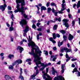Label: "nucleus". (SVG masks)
Wrapping results in <instances>:
<instances>
[{"label":"nucleus","mask_w":80,"mask_h":80,"mask_svg":"<svg viewBox=\"0 0 80 80\" xmlns=\"http://www.w3.org/2000/svg\"><path fill=\"white\" fill-rule=\"evenodd\" d=\"M56 37H58V38H60V35L59 34H57L56 35Z\"/></svg>","instance_id":"obj_47"},{"label":"nucleus","mask_w":80,"mask_h":80,"mask_svg":"<svg viewBox=\"0 0 80 80\" xmlns=\"http://www.w3.org/2000/svg\"><path fill=\"white\" fill-rule=\"evenodd\" d=\"M46 73L47 74V73L48 72V68H46Z\"/></svg>","instance_id":"obj_61"},{"label":"nucleus","mask_w":80,"mask_h":80,"mask_svg":"<svg viewBox=\"0 0 80 80\" xmlns=\"http://www.w3.org/2000/svg\"><path fill=\"white\" fill-rule=\"evenodd\" d=\"M63 41H62L60 42V41H59L58 42V46L59 47H60L61 45H63Z\"/></svg>","instance_id":"obj_18"},{"label":"nucleus","mask_w":80,"mask_h":80,"mask_svg":"<svg viewBox=\"0 0 80 80\" xmlns=\"http://www.w3.org/2000/svg\"><path fill=\"white\" fill-rule=\"evenodd\" d=\"M35 76H36V75L34 74L32 75L31 77V78H32V79H33V78H35Z\"/></svg>","instance_id":"obj_36"},{"label":"nucleus","mask_w":80,"mask_h":80,"mask_svg":"<svg viewBox=\"0 0 80 80\" xmlns=\"http://www.w3.org/2000/svg\"><path fill=\"white\" fill-rule=\"evenodd\" d=\"M13 28L12 27V26L10 27L9 28V31H12V30H13Z\"/></svg>","instance_id":"obj_32"},{"label":"nucleus","mask_w":80,"mask_h":80,"mask_svg":"<svg viewBox=\"0 0 80 80\" xmlns=\"http://www.w3.org/2000/svg\"><path fill=\"white\" fill-rule=\"evenodd\" d=\"M53 37L54 39H55V38H56V35H55V34L54 33L53 34Z\"/></svg>","instance_id":"obj_40"},{"label":"nucleus","mask_w":80,"mask_h":80,"mask_svg":"<svg viewBox=\"0 0 80 80\" xmlns=\"http://www.w3.org/2000/svg\"><path fill=\"white\" fill-rule=\"evenodd\" d=\"M68 59H66V62H68V61H69V60H70V58H68Z\"/></svg>","instance_id":"obj_56"},{"label":"nucleus","mask_w":80,"mask_h":80,"mask_svg":"<svg viewBox=\"0 0 80 80\" xmlns=\"http://www.w3.org/2000/svg\"><path fill=\"white\" fill-rule=\"evenodd\" d=\"M28 41L29 42V43H28V46L29 47L31 46L32 48L31 52H29V53L34 56V62H36L37 65L36 67H34V69L36 70V74L37 75L38 73V70L37 69V67L39 68L40 67L38 66V65L41 63V62L40 60L42 59V58H40L39 56H41L42 51L40 50L38 46L35 45V43L32 41Z\"/></svg>","instance_id":"obj_1"},{"label":"nucleus","mask_w":80,"mask_h":80,"mask_svg":"<svg viewBox=\"0 0 80 80\" xmlns=\"http://www.w3.org/2000/svg\"><path fill=\"white\" fill-rule=\"evenodd\" d=\"M16 61H17L18 65V64H21V63H22V61L20 60H17Z\"/></svg>","instance_id":"obj_22"},{"label":"nucleus","mask_w":80,"mask_h":80,"mask_svg":"<svg viewBox=\"0 0 80 80\" xmlns=\"http://www.w3.org/2000/svg\"><path fill=\"white\" fill-rule=\"evenodd\" d=\"M13 14H12L11 16V18L12 19V20L13 21Z\"/></svg>","instance_id":"obj_54"},{"label":"nucleus","mask_w":80,"mask_h":80,"mask_svg":"<svg viewBox=\"0 0 80 80\" xmlns=\"http://www.w3.org/2000/svg\"><path fill=\"white\" fill-rule=\"evenodd\" d=\"M51 65V63L50 62L48 64H46L45 65L44 63H42L41 64V66H42V67H47V66L48 65Z\"/></svg>","instance_id":"obj_14"},{"label":"nucleus","mask_w":80,"mask_h":80,"mask_svg":"<svg viewBox=\"0 0 80 80\" xmlns=\"http://www.w3.org/2000/svg\"><path fill=\"white\" fill-rule=\"evenodd\" d=\"M38 31H41V30H42V28H39L38 29Z\"/></svg>","instance_id":"obj_64"},{"label":"nucleus","mask_w":80,"mask_h":80,"mask_svg":"<svg viewBox=\"0 0 80 80\" xmlns=\"http://www.w3.org/2000/svg\"><path fill=\"white\" fill-rule=\"evenodd\" d=\"M80 7V1H79L77 5V8H78Z\"/></svg>","instance_id":"obj_23"},{"label":"nucleus","mask_w":80,"mask_h":80,"mask_svg":"<svg viewBox=\"0 0 80 80\" xmlns=\"http://www.w3.org/2000/svg\"><path fill=\"white\" fill-rule=\"evenodd\" d=\"M73 36H72L71 34H70L69 35L68 37V40H73Z\"/></svg>","instance_id":"obj_16"},{"label":"nucleus","mask_w":80,"mask_h":80,"mask_svg":"<svg viewBox=\"0 0 80 80\" xmlns=\"http://www.w3.org/2000/svg\"><path fill=\"white\" fill-rule=\"evenodd\" d=\"M59 11H58V12H55L54 13V15L55 16H58V13H58V12H59Z\"/></svg>","instance_id":"obj_31"},{"label":"nucleus","mask_w":80,"mask_h":80,"mask_svg":"<svg viewBox=\"0 0 80 80\" xmlns=\"http://www.w3.org/2000/svg\"><path fill=\"white\" fill-rule=\"evenodd\" d=\"M53 50H57V48L56 47H54L53 48Z\"/></svg>","instance_id":"obj_62"},{"label":"nucleus","mask_w":80,"mask_h":80,"mask_svg":"<svg viewBox=\"0 0 80 80\" xmlns=\"http://www.w3.org/2000/svg\"><path fill=\"white\" fill-rule=\"evenodd\" d=\"M51 5L52 7H54V6H55L56 7H57V6H56L55 4V3H54V2L51 3Z\"/></svg>","instance_id":"obj_33"},{"label":"nucleus","mask_w":80,"mask_h":80,"mask_svg":"<svg viewBox=\"0 0 80 80\" xmlns=\"http://www.w3.org/2000/svg\"><path fill=\"white\" fill-rule=\"evenodd\" d=\"M29 28L28 27V26H26V27L25 29L23 30L24 33L23 34V35L24 37H25L26 35V33H27L28 31V29Z\"/></svg>","instance_id":"obj_8"},{"label":"nucleus","mask_w":80,"mask_h":80,"mask_svg":"<svg viewBox=\"0 0 80 80\" xmlns=\"http://www.w3.org/2000/svg\"><path fill=\"white\" fill-rule=\"evenodd\" d=\"M42 77L43 78L45 79V80H52V78L50 77V76L47 75V73H44L43 75H42Z\"/></svg>","instance_id":"obj_4"},{"label":"nucleus","mask_w":80,"mask_h":80,"mask_svg":"<svg viewBox=\"0 0 80 80\" xmlns=\"http://www.w3.org/2000/svg\"><path fill=\"white\" fill-rule=\"evenodd\" d=\"M52 75H55V73H57V71L55 70V69L53 67H52Z\"/></svg>","instance_id":"obj_17"},{"label":"nucleus","mask_w":80,"mask_h":80,"mask_svg":"<svg viewBox=\"0 0 80 80\" xmlns=\"http://www.w3.org/2000/svg\"><path fill=\"white\" fill-rule=\"evenodd\" d=\"M20 76H19V78H20L21 80H24V78H23V77L22 75V73H23V72H22V68H20Z\"/></svg>","instance_id":"obj_9"},{"label":"nucleus","mask_w":80,"mask_h":80,"mask_svg":"<svg viewBox=\"0 0 80 80\" xmlns=\"http://www.w3.org/2000/svg\"><path fill=\"white\" fill-rule=\"evenodd\" d=\"M17 50H19L20 53H21L22 52V51H23V48L21 46H18L17 48Z\"/></svg>","instance_id":"obj_11"},{"label":"nucleus","mask_w":80,"mask_h":80,"mask_svg":"<svg viewBox=\"0 0 80 80\" xmlns=\"http://www.w3.org/2000/svg\"><path fill=\"white\" fill-rule=\"evenodd\" d=\"M60 32H61V33H62V34H65V31L63 30H60Z\"/></svg>","instance_id":"obj_29"},{"label":"nucleus","mask_w":80,"mask_h":80,"mask_svg":"<svg viewBox=\"0 0 80 80\" xmlns=\"http://www.w3.org/2000/svg\"><path fill=\"white\" fill-rule=\"evenodd\" d=\"M76 74H77V77H80V72L79 71H78L77 72Z\"/></svg>","instance_id":"obj_30"},{"label":"nucleus","mask_w":80,"mask_h":80,"mask_svg":"<svg viewBox=\"0 0 80 80\" xmlns=\"http://www.w3.org/2000/svg\"><path fill=\"white\" fill-rule=\"evenodd\" d=\"M47 12L48 13H50V11H52V9L50 8H47Z\"/></svg>","instance_id":"obj_24"},{"label":"nucleus","mask_w":80,"mask_h":80,"mask_svg":"<svg viewBox=\"0 0 80 80\" xmlns=\"http://www.w3.org/2000/svg\"><path fill=\"white\" fill-rule=\"evenodd\" d=\"M24 42V39H22V40L21 42V45H22Z\"/></svg>","instance_id":"obj_49"},{"label":"nucleus","mask_w":80,"mask_h":80,"mask_svg":"<svg viewBox=\"0 0 80 80\" xmlns=\"http://www.w3.org/2000/svg\"><path fill=\"white\" fill-rule=\"evenodd\" d=\"M64 50H65L63 49V48L62 49H61V52H62V53H63V52Z\"/></svg>","instance_id":"obj_52"},{"label":"nucleus","mask_w":80,"mask_h":80,"mask_svg":"<svg viewBox=\"0 0 80 80\" xmlns=\"http://www.w3.org/2000/svg\"><path fill=\"white\" fill-rule=\"evenodd\" d=\"M35 6H36V7H37V8L38 9V11H39V10L40 9V8L39 7H38V6L37 5H36Z\"/></svg>","instance_id":"obj_58"},{"label":"nucleus","mask_w":80,"mask_h":80,"mask_svg":"<svg viewBox=\"0 0 80 80\" xmlns=\"http://www.w3.org/2000/svg\"><path fill=\"white\" fill-rule=\"evenodd\" d=\"M6 7H7V4H6V3H4L3 6L1 5L0 6V9H2V11H4Z\"/></svg>","instance_id":"obj_10"},{"label":"nucleus","mask_w":80,"mask_h":80,"mask_svg":"<svg viewBox=\"0 0 80 80\" xmlns=\"http://www.w3.org/2000/svg\"><path fill=\"white\" fill-rule=\"evenodd\" d=\"M63 50H64L65 51H66V52L67 53L72 52V49H68L67 48H63Z\"/></svg>","instance_id":"obj_12"},{"label":"nucleus","mask_w":80,"mask_h":80,"mask_svg":"<svg viewBox=\"0 0 80 80\" xmlns=\"http://www.w3.org/2000/svg\"><path fill=\"white\" fill-rule=\"evenodd\" d=\"M8 57L9 59H12V58H14V55L13 54H10L9 55Z\"/></svg>","instance_id":"obj_20"},{"label":"nucleus","mask_w":80,"mask_h":80,"mask_svg":"<svg viewBox=\"0 0 80 80\" xmlns=\"http://www.w3.org/2000/svg\"><path fill=\"white\" fill-rule=\"evenodd\" d=\"M62 2V8H61V11H58L59 13H63V12H62L65 10V6H66V4H65V0H63Z\"/></svg>","instance_id":"obj_3"},{"label":"nucleus","mask_w":80,"mask_h":80,"mask_svg":"<svg viewBox=\"0 0 80 80\" xmlns=\"http://www.w3.org/2000/svg\"><path fill=\"white\" fill-rule=\"evenodd\" d=\"M44 52H45L44 54L46 55H48V52L46 51H44Z\"/></svg>","instance_id":"obj_42"},{"label":"nucleus","mask_w":80,"mask_h":80,"mask_svg":"<svg viewBox=\"0 0 80 80\" xmlns=\"http://www.w3.org/2000/svg\"><path fill=\"white\" fill-rule=\"evenodd\" d=\"M12 12H12V11H8V13H12Z\"/></svg>","instance_id":"obj_63"},{"label":"nucleus","mask_w":80,"mask_h":80,"mask_svg":"<svg viewBox=\"0 0 80 80\" xmlns=\"http://www.w3.org/2000/svg\"><path fill=\"white\" fill-rule=\"evenodd\" d=\"M63 22H65L64 25L66 27L68 28L69 27V25H68V24L67 23L68 22V19H63L62 20Z\"/></svg>","instance_id":"obj_5"},{"label":"nucleus","mask_w":80,"mask_h":80,"mask_svg":"<svg viewBox=\"0 0 80 80\" xmlns=\"http://www.w3.org/2000/svg\"><path fill=\"white\" fill-rule=\"evenodd\" d=\"M54 80H65V79L63 77L61 76H58L57 77H55L54 79Z\"/></svg>","instance_id":"obj_7"},{"label":"nucleus","mask_w":80,"mask_h":80,"mask_svg":"<svg viewBox=\"0 0 80 80\" xmlns=\"http://www.w3.org/2000/svg\"><path fill=\"white\" fill-rule=\"evenodd\" d=\"M11 42H13V39L12 38V36H11Z\"/></svg>","instance_id":"obj_59"},{"label":"nucleus","mask_w":80,"mask_h":80,"mask_svg":"<svg viewBox=\"0 0 80 80\" xmlns=\"http://www.w3.org/2000/svg\"><path fill=\"white\" fill-rule=\"evenodd\" d=\"M65 71V70L64 69H62V70H61V73H64V71Z\"/></svg>","instance_id":"obj_50"},{"label":"nucleus","mask_w":80,"mask_h":80,"mask_svg":"<svg viewBox=\"0 0 80 80\" xmlns=\"http://www.w3.org/2000/svg\"><path fill=\"white\" fill-rule=\"evenodd\" d=\"M55 11H56V10L54 9V8H52V13H55Z\"/></svg>","instance_id":"obj_45"},{"label":"nucleus","mask_w":80,"mask_h":80,"mask_svg":"<svg viewBox=\"0 0 80 80\" xmlns=\"http://www.w3.org/2000/svg\"><path fill=\"white\" fill-rule=\"evenodd\" d=\"M57 27H58V25H55L54 26V27H53V28L54 30H56L57 29Z\"/></svg>","instance_id":"obj_26"},{"label":"nucleus","mask_w":80,"mask_h":80,"mask_svg":"<svg viewBox=\"0 0 80 80\" xmlns=\"http://www.w3.org/2000/svg\"><path fill=\"white\" fill-rule=\"evenodd\" d=\"M41 10H47V8L45 6H41Z\"/></svg>","instance_id":"obj_21"},{"label":"nucleus","mask_w":80,"mask_h":80,"mask_svg":"<svg viewBox=\"0 0 80 80\" xmlns=\"http://www.w3.org/2000/svg\"><path fill=\"white\" fill-rule=\"evenodd\" d=\"M39 37V35H38V34L37 36V40H39V39L40 38Z\"/></svg>","instance_id":"obj_51"},{"label":"nucleus","mask_w":80,"mask_h":80,"mask_svg":"<svg viewBox=\"0 0 80 80\" xmlns=\"http://www.w3.org/2000/svg\"><path fill=\"white\" fill-rule=\"evenodd\" d=\"M77 60V59L73 58L71 60V61L73 62V61H75V60Z\"/></svg>","instance_id":"obj_53"},{"label":"nucleus","mask_w":80,"mask_h":80,"mask_svg":"<svg viewBox=\"0 0 80 80\" xmlns=\"http://www.w3.org/2000/svg\"><path fill=\"white\" fill-rule=\"evenodd\" d=\"M4 53L2 52L0 54V56H1V57H3V55H4Z\"/></svg>","instance_id":"obj_43"},{"label":"nucleus","mask_w":80,"mask_h":80,"mask_svg":"<svg viewBox=\"0 0 80 80\" xmlns=\"http://www.w3.org/2000/svg\"><path fill=\"white\" fill-rule=\"evenodd\" d=\"M56 56H57V55H56V56H51V58H50V60H52V58H53L52 59V61L53 62H55V60L56 59H57V57H56Z\"/></svg>","instance_id":"obj_13"},{"label":"nucleus","mask_w":80,"mask_h":80,"mask_svg":"<svg viewBox=\"0 0 80 80\" xmlns=\"http://www.w3.org/2000/svg\"><path fill=\"white\" fill-rule=\"evenodd\" d=\"M41 24H40V23H38L37 24V27H39V25H40Z\"/></svg>","instance_id":"obj_55"},{"label":"nucleus","mask_w":80,"mask_h":80,"mask_svg":"<svg viewBox=\"0 0 80 80\" xmlns=\"http://www.w3.org/2000/svg\"><path fill=\"white\" fill-rule=\"evenodd\" d=\"M32 61L31 59H28L26 60V62H31Z\"/></svg>","instance_id":"obj_48"},{"label":"nucleus","mask_w":80,"mask_h":80,"mask_svg":"<svg viewBox=\"0 0 80 80\" xmlns=\"http://www.w3.org/2000/svg\"><path fill=\"white\" fill-rule=\"evenodd\" d=\"M49 40L51 41V42H52V43H56V41H55V40L53 39V38H49Z\"/></svg>","instance_id":"obj_19"},{"label":"nucleus","mask_w":80,"mask_h":80,"mask_svg":"<svg viewBox=\"0 0 80 80\" xmlns=\"http://www.w3.org/2000/svg\"><path fill=\"white\" fill-rule=\"evenodd\" d=\"M8 8L9 10H12V8L11 7L8 6Z\"/></svg>","instance_id":"obj_38"},{"label":"nucleus","mask_w":80,"mask_h":80,"mask_svg":"<svg viewBox=\"0 0 80 80\" xmlns=\"http://www.w3.org/2000/svg\"><path fill=\"white\" fill-rule=\"evenodd\" d=\"M46 6H47V7H49V6H50V2H47V3L46 4Z\"/></svg>","instance_id":"obj_41"},{"label":"nucleus","mask_w":80,"mask_h":80,"mask_svg":"<svg viewBox=\"0 0 80 80\" xmlns=\"http://www.w3.org/2000/svg\"><path fill=\"white\" fill-rule=\"evenodd\" d=\"M16 64H18L17 61H16L12 63V65H13V66H14V65H15Z\"/></svg>","instance_id":"obj_28"},{"label":"nucleus","mask_w":80,"mask_h":80,"mask_svg":"<svg viewBox=\"0 0 80 80\" xmlns=\"http://www.w3.org/2000/svg\"><path fill=\"white\" fill-rule=\"evenodd\" d=\"M16 2L17 3L16 8L17 10L16 9L14 11L15 13H17V12H21L22 15H23L25 18H27L28 17V16L26 15V14L24 13L25 11H24V7L25 6V0H16Z\"/></svg>","instance_id":"obj_2"},{"label":"nucleus","mask_w":80,"mask_h":80,"mask_svg":"<svg viewBox=\"0 0 80 80\" xmlns=\"http://www.w3.org/2000/svg\"><path fill=\"white\" fill-rule=\"evenodd\" d=\"M77 72V68H75L73 70V73H74V72Z\"/></svg>","instance_id":"obj_37"},{"label":"nucleus","mask_w":80,"mask_h":80,"mask_svg":"<svg viewBox=\"0 0 80 80\" xmlns=\"http://www.w3.org/2000/svg\"><path fill=\"white\" fill-rule=\"evenodd\" d=\"M64 67H65V65L63 64H62V66H61L62 69H63V68H64Z\"/></svg>","instance_id":"obj_46"},{"label":"nucleus","mask_w":80,"mask_h":80,"mask_svg":"<svg viewBox=\"0 0 80 80\" xmlns=\"http://www.w3.org/2000/svg\"><path fill=\"white\" fill-rule=\"evenodd\" d=\"M20 24L21 25L22 27L23 28V25L27 24V21L25 19L21 20V21L20 22Z\"/></svg>","instance_id":"obj_6"},{"label":"nucleus","mask_w":80,"mask_h":80,"mask_svg":"<svg viewBox=\"0 0 80 80\" xmlns=\"http://www.w3.org/2000/svg\"><path fill=\"white\" fill-rule=\"evenodd\" d=\"M63 38H64V41H66L67 40V37L65 36H63Z\"/></svg>","instance_id":"obj_34"},{"label":"nucleus","mask_w":80,"mask_h":80,"mask_svg":"<svg viewBox=\"0 0 80 80\" xmlns=\"http://www.w3.org/2000/svg\"><path fill=\"white\" fill-rule=\"evenodd\" d=\"M45 68V67H43L41 68L40 69V70H41V71L43 70V69Z\"/></svg>","instance_id":"obj_57"},{"label":"nucleus","mask_w":80,"mask_h":80,"mask_svg":"<svg viewBox=\"0 0 80 80\" xmlns=\"http://www.w3.org/2000/svg\"><path fill=\"white\" fill-rule=\"evenodd\" d=\"M66 58H70V57H69L67 53H66Z\"/></svg>","instance_id":"obj_35"},{"label":"nucleus","mask_w":80,"mask_h":80,"mask_svg":"<svg viewBox=\"0 0 80 80\" xmlns=\"http://www.w3.org/2000/svg\"><path fill=\"white\" fill-rule=\"evenodd\" d=\"M5 78L6 80H12V79L8 75L5 76Z\"/></svg>","instance_id":"obj_15"},{"label":"nucleus","mask_w":80,"mask_h":80,"mask_svg":"<svg viewBox=\"0 0 80 80\" xmlns=\"http://www.w3.org/2000/svg\"><path fill=\"white\" fill-rule=\"evenodd\" d=\"M32 28H34V29H35V28H36V26L35 25L33 24L32 26Z\"/></svg>","instance_id":"obj_39"},{"label":"nucleus","mask_w":80,"mask_h":80,"mask_svg":"<svg viewBox=\"0 0 80 80\" xmlns=\"http://www.w3.org/2000/svg\"><path fill=\"white\" fill-rule=\"evenodd\" d=\"M72 26H74V25L75 24V21H72Z\"/></svg>","instance_id":"obj_60"},{"label":"nucleus","mask_w":80,"mask_h":80,"mask_svg":"<svg viewBox=\"0 0 80 80\" xmlns=\"http://www.w3.org/2000/svg\"><path fill=\"white\" fill-rule=\"evenodd\" d=\"M16 64H18L17 61H16L12 63V65H13V66H14V65H15Z\"/></svg>","instance_id":"obj_27"},{"label":"nucleus","mask_w":80,"mask_h":80,"mask_svg":"<svg viewBox=\"0 0 80 80\" xmlns=\"http://www.w3.org/2000/svg\"><path fill=\"white\" fill-rule=\"evenodd\" d=\"M8 68L10 70L13 69V66L12 65H10L8 67Z\"/></svg>","instance_id":"obj_25"},{"label":"nucleus","mask_w":80,"mask_h":80,"mask_svg":"<svg viewBox=\"0 0 80 80\" xmlns=\"http://www.w3.org/2000/svg\"><path fill=\"white\" fill-rule=\"evenodd\" d=\"M68 16L69 18H72V15H71L70 14H68Z\"/></svg>","instance_id":"obj_44"}]
</instances>
